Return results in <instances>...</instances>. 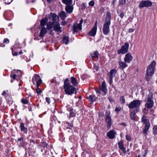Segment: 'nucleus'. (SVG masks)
Segmentation results:
<instances>
[{
	"label": "nucleus",
	"instance_id": "37",
	"mask_svg": "<svg viewBox=\"0 0 157 157\" xmlns=\"http://www.w3.org/2000/svg\"><path fill=\"white\" fill-rule=\"evenodd\" d=\"M153 131L154 135L157 134V126H155L153 127Z\"/></svg>",
	"mask_w": 157,
	"mask_h": 157
},
{
	"label": "nucleus",
	"instance_id": "9",
	"mask_svg": "<svg viewBox=\"0 0 157 157\" xmlns=\"http://www.w3.org/2000/svg\"><path fill=\"white\" fill-rule=\"evenodd\" d=\"M32 81L34 84L36 83L37 86H39L42 83V81L40 76L38 74H35L33 76Z\"/></svg>",
	"mask_w": 157,
	"mask_h": 157
},
{
	"label": "nucleus",
	"instance_id": "48",
	"mask_svg": "<svg viewBox=\"0 0 157 157\" xmlns=\"http://www.w3.org/2000/svg\"><path fill=\"white\" fill-rule=\"evenodd\" d=\"M69 81V80L68 79V78L66 79L65 80L64 82V85H65V84H70L69 83H68Z\"/></svg>",
	"mask_w": 157,
	"mask_h": 157
},
{
	"label": "nucleus",
	"instance_id": "24",
	"mask_svg": "<svg viewBox=\"0 0 157 157\" xmlns=\"http://www.w3.org/2000/svg\"><path fill=\"white\" fill-rule=\"evenodd\" d=\"M48 21V19L47 17H45L43 19H42L40 22V25L44 27L45 26Z\"/></svg>",
	"mask_w": 157,
	"mask_h": 157
},
{
	"label": "nucleus",
	"instance_id": "18",
	"mask_svg": "<svg viewBox=\"0 0 157 157\" xmlns=\"http://www.w3.org/2000/svg\"><path fill=\"white\" fill-rule=\"evenodd\" d=\"M125 62L120 61L119 62V68L122 70H123L126 67L128 66L127 64Z\"/></svg>",
	"mask_w": 157,
	"mask_h": 157
},
{
	"label": "nucleus",
	"instance_id": "4",
	"mask_svg": "<svg viewBox=\"0 0 157 157\" xmlns=\"http://www.w3.org/2000/svg\"><path fill=\"white\" fill-rule=\"evenodd\" d=\"M153 94L150 92L147 97V103L145 104V106L147 108H151L153 107Z\"/></svg>",
	"mask_w": 157,
	"mask_h": 157
},
{
	"label": "nucleus",
	"instance_id": "16",
	"mask_svg": "<svg viewBox=\"0 0 157 157\" xmlns=\"http://www.w3.org/2000/svg\"><path fill=\"white\" fill-rule=\"evenodd\" d=\"M47 32V30L46 28L44 27H43L40 31L39 36L41 37H44Z\"/></svg>",
	"mask_w": 157,
	"mask_h": 157
},
{
	"label": "nucleus",
	"instance_id": "14",
	"mask_svg": "<svg viewBox=\"0 0 157 157\" xmlns=\"http://www.w3.org/2000/svg\"><path fill=\"white\" fill-rule=\"evenodd\" d=\"M100 90L103 92L104 94V95H105L107 94V89L106 87V85L105 82H103L101 84V86L100 87Z\"/></svg>",
	"mask_w": 157,
	"mask_h": 157
},
{
	"label": "nucleus",
	"instance_id": "45",
	"mask_svg": "<svg viewBox=\"0 0 157 157\" xmlns=\"http://www.w3.org/2000/svg\"><path fill=\"white\" fill-rule=\"evenodd\" d=\"M94 2L93 1H90L89 3V5L90 6H93L94 5Z\"/></svg>",
	"mask_w": 157,
	"mask_h": 157
},
{
	"label": "nucleus",
	"instance_id": "35",
	"mask_svg": "<svg viewBox=\"0 0 157 157\" xmlns=\"http://www.w3.org/2000/svg\"><path fill=\"white\" fill-rule=\"evenodd\" d=\"M152 75H148L146 73L145 78L147 81H149L151 79Z\"/></svg>",
	"mask_w": 157,
	"mask_h": 157
},
{
	"label": "nucleus",
	"instance_id": "39",
	"mask_svg": "<svg viewBox=\"0 0 157 157\" xmlns=\"http://www.w3.org/2000/svg\"><path fill=\"white\" fill-rule=\"evenodd\" d=\"M121 108L120 106L116 107L115 109V111L117 113H119L120 111Z\"/></svg>",
	"mask_w": 157,
	"mask_h": 157
},
{
	"label": "nucleus",
	"instance_id": "55",
	"mask_svg": "<svg viewBox=\"0 0 157 157\" xmlns=\"http://www.w3.org/2000/svg\"><path fill=\"white\" fill-rule=\"evenodd\" d=\"M134 30V29H133L132 28H131L129 29L128 32L129 33H132V32H133Z\"/></svg>",
	"mask_w": 157,
	"mask_h": 157
},
{
	"label": "nucleus",
	"instance_id": "64",
	"mask_svg": "<svg viewBox=\"0 0 157 157\" xmlns=\"http://www.w3.org/2000/svg\"><path fill=\"white\" fill-rule=\"evenodd\" d=\"M117 0H113V3L114 4L115 2H116Z\"/></svg>",
	"mask_w": 157,
	"mask_h": 157
},
{
	"label": "nucleus",
	"instance_id": "26",
	"mask_svg": "<svg viewBox=\"0 0 157 157\" xmlns=\"http://www.w3.org/2000/svg\"><path fill=\"white\" fill-rule=\"evenodd\" d=\"M150 126V124H145V128L143 131V133L144 134L146 135L147 134V131L149 129Z\"/></svg>",
	"mask_w": 157,
	"mask_h": 157
},
{
	"label": "nucleus",
	"instance_id": "3",
	"mask_svg": "<svg viewBox=\"0 0 157 157\" xmlns=\"http://www.w3.org/2000/svg\"><path fill=\"white\" fill-rule=\"evenodd\" d=\"M63 88L66 94L68 95H71L75 92L76 93V89L72 85L70 84H67L63 85Z\"/></svg>",
	"mask_w": 157,
	"mask_h": 157
},
{
	"label": "nucleus",
	"instance_id": "5",
	"mask_svg": "<svg viewBox=\"0 0 157 157\" xmlns=\"http://www.w3.org/2000/svg\"><path fill=\"white\" fill-rule=\"evenodd\" d=\"M155 65V61H153L148 67L146 73L148 75H153L154 73Z\"/></svg>",
	"mask_w": 157,
	"mask_h": 157
},
{
	"label": "nucleus",
	"instance_id": "50",
	"mask_svg": "<svg viewBox=\"0 0 157 157\" xmlns=\"http://www.w3.org/2000/svg\"><path fill=\"white\" fill-rule=\"evenodd\" d=\"M45 99L46 101L48 103V104H49L50 103V99L48 97H46Z\"/></svg>",
	"mask_w": 157,
	"mask_h": 157
},
{
	"label": "nucleus",
	"instance_id": "12",
	"mask_svg": "<svg viewBox=\"0 0 157 157\" xmlns=\"http://www.w3.org/2000/svg\"><path fill=\"white\" fill-rule=\"evenodd\" d=\"M61 29L62 28L60 27V25L58 22H56L54 23L53 26V29L56 32H60L61 33L62 32Z\"/></svg>",
	"mask_w": 157,
	"mask_h": 157
},
{
	"label": "nucleus",
	"instance_id": "28",
	"mask_svg": "<svg viewBox=\"0 0 157 157\" xmlns=\"http://www.w3.org/2000/svg\"><path fill=\"white\" fill-rule=\"evenodd\" d=\"M60 17L62 20H64L66 17V13L65 11H62L60 13Z\"/></svg>",
	"mask_w": 157,
	"mask_h": 157
},
{
	"label": "nucleus",
	"instance_id": "2",
	"mask_svg": "<svg viewBox=\"0 0 157 157\" xmlns=\"http://www.w3.org/2000/svg\"><path fill=\"white\" fill-rule=\"evenodd\" d=\"M141 103V101L135 100L130 102L128 105V107L130 109L135 108V111L138 112L139 110V106Z\"/></svg>",
	"mask_w": 157,
	"mask_h": 157
},
{
	"label": "nucleus",
	"instance_id": "32",
	"mask_svg": "<svg viewBox=\"0 0 157 157\" xmlns=\"http://www.w3.org/2000/svg\"><path fill=\"white\" fill-rule=\"evenodd\" d=\"M63 2L66 5H71L72 0H62Z\"/></svg>",
	"mask_w": 157,
	"mask_h": 157
},
{
	"label": "nucleus",
	"instance_id": "8",
	"mask_svg": "<svg viewBox=\"0 0 157 157\" xmlns=\"http://www.w3.org/2000/svg\"><path fill=\"white\" fill-rule=\"evenodd\" d=\"M152 5V2L149 0L143 1L140 2L139 7L140 8H142L145 7H151Z\"/></svg>",
	"mask_w": 157,
	"mask_h": 157
},
{
	"label": "nucleus",
	"instance_id": "56",
	"mask_svg": "<svg viewBox=\"0 0 157 157\" xmlns=\"http://www.w3.org/2000/svg\"><path fill=\"white\" fill-rule=\"evenodd\" d=\"M113 78H111L110 77V80L109 81V84H111L113 82Z\"/></svg>",
	"mask_w": 157,
	"mask_h": 157
},
{
	"label": "nucleus",
	"instance_id": "34",
	"mask_svg": "<svg viewBox=\"0 0 157 157\" xmlns=\"http://www.w3.org/2000/svg\"><path fill=\"white\" fill-rule=\"evenodd\" d=\"M99 54L97 51L95 52L94 53L91 55V57L93 58H98Z\"/></svg>",
	"mask_w": 157,
	"mask_h": 157
},
{
	"label": "nucleus",
	"instance_id": "42",
	"mask_svg": "<svg viewBox=\"0 0 157 157\" xmlns=\"http://www.w3.org/2000/svg\"><path fill=\"white\" fill-rule=\"evenodd\" d=\"M21 101L24 104H27L28 102V101L27 100L24 99L23 98L21 100Z\"/></svg>",
	"mask_w": 157,
	"mask_h": 157
},
{
	"label": "nucleus",
	"instance_id": "36",
	"mask_svg": "<svg viewBox=\"0 0 157 157\" xmlns=\"http://www.w3.org/2000/svg\"><path fill=\"white\" fill-rule=\"evenodd\" d=\"M120 102H121V103L123 104H124L125 103V100L124 96H121L120 98Z\"/></svg>",
	"mask_w": 157,
	"mask_h": 157
},
{
	"label": "nucleus",
	"instance_id": "15",
	"mask_svg": "<svg viewBox=\"0 0 157 157\" xmlns=\"http://www.w3.org/2000/svg\"><path fill=\"white\" fill-rule=\"evenodd\" d=\"M73 9V6L71 5H67L65 7V10L67 13H71L72 12Z\"/></svg>",
	"mask_w": 157,
	"mask_h": 157
},
{
	"label": "nucleus",
	"instance_id": "13",
	"mask_svg": "<svg viewBox=\"0 0 157 157\" xmlns=\"http://www.w3.org/2000/svg\"><path fill=\"white\" fill-rule=\"evenodd\" d=\"M116 132L113 130H111L107 133V136L110 139H113L115 137Z\"/></svg>",
	"mask_w": 157,
	"mask_h": 157
},
{
	"label": "nucleus",
	"instance_id": "25",
	"mask_svg": "<svg viewBox=\"0 0 157 157\" xmlns=\"http://www.w3.org/2000/svg\"><path fill=\"white\" fill-rule=\"evenodd\" d=\"M117 71L115 69H113L111 70L110 72V77L113 78L115 77Z\"/></svg>",
	"mask_w": 157,
	"mask_h": 157
},
{
	"label": "nucleus",
	"instance_id": "21",
	"mask_svg": "<svg viewBox=\"0 0 157 157\" xmlns=\"http://www.w3.org/2000/svg\"><path fill=\"white\" fill-rule=\"evenodd\" d=\"M71 82L72 84L75 86H76L78 84L77 79L74 77H71L70 78Z\"/></svg>",
	"mask_w": 157,
	"mask_h": 157
},
{
	"label": "nucleus",
	"instance_id": "43",
	"mask_svg": "<svg viewBox=\"0 0 157 157\" xmlns=\"http://www.w3.org/2000/svg\"><path fill=\"white\" fill-rule=\"evenodd\" d=\"M126 138L128 141H131V138L129 135H126Z\"/></svg>",
	"mask_w": 157,
	"mask_h": 157
},
{
	"label": "nucleus",
	"instance_id": "6",
	"mask_svg": "<svg viewBox=\"0 0 157 157\" xmlns=\"http://www.w3.org/2000/svg\"><path fill=\"white\" fill-rule=\"evenodd\" d=\"M129 47V44L127 42H125L124 44L121 47V49L117 51V53L118 54H123L126 53L128 52Z\"/></svg>",
	"mask_w": 157,
	"mask_h": 157
},
{
	"label": "nucleus",
	"instance_id": "7",
	"mask_svg": "<svg viewBox=\"0 0 157 157\" xmlns=\"http://www.w3.org/2000/svg\"><path fill=\"white\" fill-rule=\"evenodd\" d=\"M83 21L82 18H81V20L80 21V23L79 24L76 23L73 25L72 27L73 34H75V33L78 32V29L80 30L82 29V24Z\"/></svg>",
	"mask_w": 157,
	"mask_h": 157
},
{
	"label": "nucleus",
	"instance_id": "47",
	"mask_svg": "<svg viewBox=\"0 0 157 157\" xmlns=\"http://www.w3.org/2000/svg\"><path fill=\"white\" fill-rule=\"evenodd\" d=\"M67 124H68V126H69V127H67V128H69L70 129H71V128L73 127V124H71L68 122H67Z\"/></svg>",
	"mask_w": 157,
	"mask_h": 157
},
{
	"label": "nucleus",
	"instance_id": "31",
	"mask_svg": "<svg viewBox=\"0 0 157 157\" xmlns=\"http://www.w3.org/2000/svg\"><path fill=\"white\" fill-rule=\"evenodd\" d=\"M142 121L145 124H150L148 120L144 116H143L142 118Z\"/></svg>",
	"mask_w": 157,
	"mask_h": 157
},
{
	"label": "nucleus",
	"instance_id": "61",
	"mask_svg": "<svg viewBox=\"0 0 157 157\" xmlns=\"http://www.w3.org/2000/svg\"><path fill=\"white\" fill-rule=\"evenodd\" d=\"M54 34V33L53 32V30L50 31L49 33V34L51 35H53Z\"/></svg>",
	"mask_w": 157,
	"mask_h": 157
},
{
	"label": "nucleus",
	"instance_id": "51",
	"mask_svg": "<svg viewBox=\"0 0 157 157\" xmlns=\"http://www.w3.org/2000/svg\"><path fill=\"white\" fill-rule=\"evenodd\" d=\"M119 16L121 18H122L124 16V13L123 12H122L120 13Z\"/></svg>",
	"mask_w": 157,
	"mask_h": 157
},
{
	"label": "nucleus",
	"instance_id": "23",
	"mask_svg": "<svg viewBox=\"0 0 157 157\" xmlns=\"http://www.w3.org/2000/svg\"><path fill=\"white\" fill-rule=\"evenodd\" d=\"M54 22H49L47 25V30H51L53 27L54 24Z\"/></svg>",
	"mask_w": 157,
	"mask_h": 157
},
{
	"label": "nucleus",
	"instance_id": "41",
	"mask_svg": "<svg viewBox=\"0 0 157 157\" xmlns=\"http://www.w3.org/2000/svg\"><path fill=\"white\" fill-rule=\"evenodd\" d=\"M86 3H83L81 6V9L82 10H84L86 8Z\"/></svg>",
	"mask_w": 157,
	"mask_h": 157
},
{
	"label": "nucleus",
	"instance_id": "58",
	"mask_svg": "<svg viewBox=\"0 0 157 157\" xmlns=\"http://www.w3.org/2000/svg\"><path fill=\"white\" fill-rule=\"evenodd\" d=\"M6 94H7V93H6V91H4L2 94V95L4 96H6Z\"/></svg>",
	"mask_w": 157,
	"mask_h": 157
},
{
	"label": "nucleus",
	"instance_id": "57",
	"mask_svg": "<svg viewBox=\"0 0 157 157\" xmlns=\"http://www.w3.org/2000/svg\"><path fill=\"white\" fill-rule=\"evenodd\" d=\"M97 21H96L95 23L94 26L93 28H95L97 29Z\"/></svg>",
	"mask_w": 157,
	"mask_h": 157
},
{
	"label": "nucleus",
	"instance_id": "46",
	"mask_svg": "<svg viewBox=\"0 0 157 157\" xmlns=\"http://www.w3.org/2000/svg\"><path fill=\"white\" fill-rule=\"evenodd\" d=\"M13 0H5V3L7 4H10Z\"/></svg>",
	"mask_w": 157,
	"mask_h": 157
},
{
	"label": "nucleus",
	"instance_id": "19",
	"mask_svg": "<svg viewBox=\"0 0 157 157\" xmlns=\"http://www.w3.org/2000/svg\"><path fill=\"white\" fill-rule=\"evenodd\" d=\"M24 125L25 124L23 123H21L20 124V127L21 128V131L23 132L24 133H26L28 130L27 128L25 127Z\"/></svg>",
	"mask_w": 157,
	"mask_h": 157
},
{
	"label": "nucleus",
	"instance_id": "10",
	"mask_svg": "<svg viewBox=\"0 0 157 157\" xmlns=\"http://www.w3.org/2000/svg\"><path fill=\"white\" fill-rule=\"evenodd\" d=\"M105 121L107 124L108 127L109 128L112 124L111 119L110 116V113L107 112L106 113H105Z\"/></svg>",
	"mask_w": 157,
	"mask_h": 157
},
{
	"label": "nucleus",
	"instance_id": "49",
	"mask_svg": "<svg viewBox=\"0 0 157 157\" xmlns=\"http://www.w3.org/2000/svg\"><path fill=\"white\" fill-rule=\"evenodd\" d=\"M9 42V40L7 38H5L3 40V43L6 44H8Z\"/></svg>",
	"mask_w": 157,
	"mask_h": 157
},
{
	"label": "nucleus",
	"instance_id": "27",
	"mask_svg": "<svg viewBox=\"0 0 157 157\" xmlns=\"http://www.w3.org/2000/svg\"><path fill=\"white\" fill-rule=\"evenodd\" d=\"M69 37L68 36H64L63 38V40L66 44L67 45L69 42Z\"/></svg>",
	"mask_w": 157,
	"mask_h": 157
},
{
	"label": "nucleus",
	"instance_id": "54",
	"mask_svg": "<svg viewBox=\"0 0 157 157\" xmlns=\"http://www.w3.org/2000/svg\"><path fill=\"white\" fill-rule=\"evenodd\" d=\"M120 125H121L123 126H124V127H125L126 125V124L124 122H122V123H121L120 124Z\"/></svg>",
	"mask_w": 157,
	"mask_h": 157
},
{
	"label": "nucleus",
	"instance_id": "30",
	"mask_svg": "<svg viewBox=\"0 0 157 157\" xmlns=\"http://www.w3.org/2000/svg\"><path fill=\"white\" fill-rule=\"evenodd\" d=\"M135 110H133L131 112L130 116L131 119L134 120L136 117V113Z\"/></svg>",
	"mask_w": 157,
	"mask_h": 157
},
{
	"label": "nucleus",
	"instance_id": "17",
	"mask_svg": "<svg viewBox=\"0 0 157 157\" xmlns=\"http://www.w3.org/2000/svg\"><path fill=\"white\" fill-rule=\"evenodd\" d=\"M50 18L53 21V22H56V21L58 20V17L57 16L55 13H50Z\"/></svg>",
	"mask_w": 157,
	"mask_h": 157
},
{
	"label": "nucleus",
	"instance_id": "1",
	"mask_svg": "<svg viewBox=\"0 0 157 157\" xmlns=\"http://www.w3.org/2000/svg\"><path fill=\"white\" fill-rule=\"evenodd\" d=\"M111 15L109 12H107L105 17V21L102 28L103 33L107 35L110 32L109 26L111 24Z\"/></svg>",
	"mask_w": 157,
	"mask_h": 157
},
{
	"label": "nucleus",
	"instance_id": "60",
	"mask_svg": "<svg viewBox=\"0 0 157 157\" xmlns=\"http://www.w3.org/2000/svg\"><path fill=\"white\" fill-rule=\"evenodd\" d=\"M66 24V21H63L62 22V25L64 26Z\"/></svg>",
	"mask_w": 157,
	"mask_h": 157
},
{
	"label": "nucleus",
	"instance_id": "52",
	"mask_svg": "<svg viewBox=\"0 0 157 157\" xmlns=\"http://www.w3.org/2000/svg\"><path fill=\"white\" fill-rule=\"evenodd\" d=\"M95 91H96V93H97L100 94L101 93V90H100H100H99L98 89H96L95 90Z\"/></svg>",
	"mask_w": 157,
	"mask_h": 157
},
{
	"label": "nucleus",
	"instance_id": "62",
	"mask_svg": "<svg viewBox=\"0 0 157 157\" xmlns=\"http://www.w3.org/2000/svg\"><path fill=\"white\" fill-rule=\"evenodd\" d=\"M13 56H17L18 55V53L16 52H13Z\"/></svg>",
	"mask_w": 157,
	"mask_h": 157
},
{
	"label": "nucleus",
	"instance_id": "63",
	"mask_svg": "<svg viewBox=\"0 0 157 157\" xmlns=\"http://www.w3.org/2000/svg\"><path fill=\"white\" fill-rule=\"evenodd\" d=\"M23 138L22 137L18 139L17 140L18 141H20L21 140H23Z\"/></svg>",
	"mask_w": 157,
	"mask_h": 157
},
{
	"label": "nucleus",
	"instance_id": "40",
	"mask_svg": "<svg viewBox=\"0 0 157 157\" xmlns=\"http://www.w3.org/2000/svg\"><path fill=\"white\" fill-rule=\"evenodd\" d=\"M37 88L36 89V92L38 94H41V91L40 90V88L39 87V86H37Z\"/></svg>",
	"mask_w": 157,
	"mask_h": 157
},
{
	"label": "nucleus",
	"instance_id": "44",
	"mask_svg": "<svg viewBox=\"0 0 157 157\" xmlns=\"http://www.w3.org/2000/svg\"><path fill=\"white\" fill-rule=\"evenodd\" d=\"M17 77V75L15 74H12V73L10 75V77L13 79H15Z\"/></svg>",
	"mask_w": 157,
	"mask_h": 157
},
{
	"label": "nucleus",
	"instance_id": "20",
	"mask_svg": "<svg viewBox=\"0 0 157 157\" xmlns=\"http://www.w3.org/2000/svg\"><path fill=\"white\" fill-rule=\"evenodd\" d=\"M118 145L119 148L123 151L124 153L126 152L125 148L123 146V142L121 141L118 143Z\"/></svg>",
	"mask_w": 157,
	"mask_h": 157
},
{
	"label": "nucleus",
	"instance_id": "22",
	"mask_svg": "<svg viewBox=\"0 0 157 157\" xmlns=\"http://www.w3.org/2000/svg\"><path fill=\"white\" fill-rule=\"evenodd\" d=\"M97 29L93 28L92 29L89 33V34L91 36H94L96 33Z\"/></svg>",
	"mask_w": 157,
	"mask_h": 157
},
{
	"label": "nucleus",
	"instance_id": "53",
	"mask_svg": "<svg viewBox=\"0 0 157 157\" xmlns=\"http://www.w3.org/2000/svg\"><path fill=\"white\" fill-rule=\"evenodd\" d=\"M94 68L96 71H97L98 70V67L97 65H94Z\"/></svg>",
	"mask_w": 157,
	"mask_h": 157
},
{
	"label": "nucleus",
	"instance_id": "59",
	"mask_svg": "<svg viewBox=\"0 0 157 157\" xmlns=\"http://www.w3.org/2000/svg\"><path fill=\"white\" fill-rule=\"evenodd\" d=\"M108 99L110 102H112L113 101V100L111 97H109L108 98Z\"/></svg>",
	"mask_w": 157,
	"mask_h": 157
},
{
	"label": "nucleus",
	"instance_id": "29",
	"mask_svg": "<svg viewBox=\"0 0 157 157\" xmlns=\"http://www.w3.org/2000/svg\"><path fill=\"white\" fill-rule=\"evenodd\" d=\"M87 98L90 102H93L95 101L96 98V97L93 95H90L89 97H87Z\"/></svg>",
	"mask_w": 157,
	"mask_h": 157
},
{
	"label": "nucleus",
	"instance_id": "11",
	"mask_svg": "<svg viewBox=\"0 0 157 157\" xmlns=\"http://www.w3.org/2000/svg\"><path fill=\"white\" fill-rule=\"evenodd\" d=\"M132 57L130 53H127L124 58V61L125 63H129L132 60Z\"/></svg>",
	"mask_w": 157,
	"mask_h": 157
},
{
	"label": "nucleus",
	"instance_id": "38",
	"mask_svg": "<svg viewBox=\"0 0 157 157\" xmlns=\"http://www.w3.org/2000/svg\"><path fill=\"white\" fill-rule=\"evenodd\" d=\"M119 2L120 5H123L126 3V0H119Z\"/></svg>",
	"mask_w": 157,
	"mask_h": 157
},
{
	"label": "nucleus",
	"instance_id": "33",
	"mask_svg": "<svg viewBox=\"0 0 157 157\" xmlns=\"http://www.w3.org/2000/svg\"><path fill=\"white\" fill-rule=\"evenodd\" d=\"M70 112V116L69 117V118H70L71 117H74L75 116V114L74 112L73 109H71Z\"/></svg>",
	"mask_w": 157,
	"mask_h": 157
}]
</instances>
